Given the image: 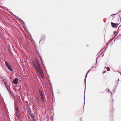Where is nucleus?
Segmentation results:
<instances>
[{"instance_id": "obj_1", "label": "nucleus", "mask_w": 121, "mask_h": 121, "mask_svg": "<svg viewBox=\"0 0 121 121\" xmlns=\"http://www.w3.org/2000/svg\"><path fill=\"white\" fill-rule=\"evenodd\" d=\"M35 60L37 65H36V69L38 73L40 75L42 78L43 79L44 78V76L43 74L42 69L41 68V66L39 64V62L37 59H35Z\"/></svg>"}, {"instance_id": "obj_2", "label": "nucleus", "mask_w": 121, "mask_h": 121, "mask_svg": "<svg viewBox=\"0 0 121 121\" xmlns=\"http://www.w3.org/2000/svg\"><path fill=\"white\" fill-rule=\"evenodd\" d=\"M41 100L43 103H44L45 101V96L43 95V96H40Z\"/></svg>"}, {"instance_id": "obj_3", "label": "nucleus", "mask_w": 121, "mask_h": 121, "mask_svg": "<svg viewBox=\"0 0 121 121\" xmlns=\"http://www.w3.org/2000/svg\"><path fill=\"white\" fill-rule=\"evenodd\" d=\"M111 24L112 26L113 27L116 28L118 26L117 24L113 22H111Z\"/></svg>"}, {"instance_id": "obj_4", "label": "nucleus", "mask_w": 121, "mask_h": 121, "mask_svg": "<svg viewBox=\"0 0 121 121\" xmlns=\"http://www.w3.org/2000/svg\"><path fill=\"white\" fill-rule=\"evenodd\" d=\"M18 82V81L17 79V78H16L13 80V82L16 85L17 84Z\"/></svg>"}, {"instance_id": "obj_5", "label": "nucleus", "mask_w": 121, "mask_h": 121, "mask_svg": "<svg viewBox=\"0 0 121 121\" xmlns=\"http://www.w3.org/2000/svg\"><path fill=\"white\" fill-rule=\"evenodd\" d=\"M45 36L44 35H43L42 36V39L40 40L39 41V43H40V42L42 40V39H43V42H41V43H43L44 42V40H45Z\"/></svg>"}, {"instance_id": "obj_6", "label": "nucleus", "mask_w": 121, "mask_h": 121, "mask_svg": "<svg viewBox=\"0 0 121 121\" xmlns=\"http://www.w3.org/2000/svg\"><path fill=\"white\" fill-rule=\"evenodd\" d=\"M36 102L38 103H39V102L40 101V99L38 97H36Z\"/></svg>"}, {"instance_id": "obj_7", "label": "nucleus", "mask_w": 121, "mask_h": 121, "mask_svg": "<svg viewBox=\"0 0 121 121\" xmlns=\"http://www.w3.org/2000/svg\"><path fill=\"white\" fill-rule=\"evenodd\" d=\"M32 64L33 65V66L36 69V65L35 63V62L33 60L32 61Z\"/></svg>"}, {"instance_id": "obj_8", "label": "nucleus", "mask_w": 121, "mask_h": 121, "mask_svg": "<svg viewBox=\"0 0 121 121\" xmlns=\"http://www.w3.org/2000/svg\"><path fill=\"white\" fill-rule=\"evenodd\" d=\"M121 38V35H118L117 37L114 40V42L115 41V40H117L119 39V38Z\"/></svg>"}, {"instance_id": "obj_9", "label": "nucleus", "mask_w": 121, "mask_h": 121, "mask_svg": "<svg viewBox=\"0 0 121 121\" xmlns=\"http://www.w3.org/2000/svg\"><path fill=\"white\" fill-rule=\"evenodd\" d=\"M39 94L40 96H43V95L42 92L40 90H39Z\"/></svg>"}, {"instance_id": "obj_10", "label": "nucleus", "mask_w": 121, "mask_h": 121, "mask_svg": "<svg viewBox=\"0 0 121 121\" xmlns=\"http://www.w3.org/2000/svg\"><path fill=\"white\" fill-rule=\"evenodd\" d=\"M7 67L8 68V69L11 71H13V69L11 68V66H10V65L8 66Z\"/></svg>"}, {"instance_id": "obj_11", "label": "nucleus", "mask_w": 121, "mask_h": 121, "mask_svg": "<svg viewBox=\"0 0 121 121\" xmlns=\"http://www.w3.org/2000/svg\"><path fill=\"white\" fill-rule=\"evenodd\" d=\"M6 87V88L7 89V90L8 92H9V93H10V87L9 86H7V87Z\"/></svg>"}, {"instance_id": "obj_12", "label": "nucleus", "mask_w": 121, "mask_h": 121, "mask_svg": "<svg viewBox=\"0 0 121 121\" xmlns=\"http://www.w3.org/2000/svg\"><path fill=\"white\" fill-rule=\"evenodd\" d=\"M17 17V18H18V20H20L24 24H25V23H24V22L21 19H20V18H19V17Z\"/></svg>"}, {"instance_id": "obj_13", "label": "nucleus", "mask_w": 121, "mask_h": 121, "mask_svg": "<svg viewBox=\"0 0 121 121\" xmlns=\"http://www.w3.org/2000/svg\"><path fill=\"white\" fill-rule=\"evenodd\" d=\"M5 63L6 64V65L7 67L9 66V65H10L9 64V63L6 61H5Z\"/></svg>"}, {"instance_id": "obj_14", "label": "nucleus", "mask_w": 121, "mask_h": 121, "mask_svg": "<svg viewBox=\"0 0 121 121\" xmlns=\"http://www.w3.org/2000/svg\"><path fill=\"white\" fill-rule=\"evenodd\" d=\"M4 83L6 87L7 86H9V85H7V83H6V82H4Z\"/></svg>"}, {"instance_id": "obj_15", "label": "nucleus", "mask_w": 121, "mask_h": 121, "mask_svg": "<svg viewBox=\"0 0 121 121\" xmlns=\"http://www.w3.org/2000/svg\"><path fill=\"white\" fill-rule=\"evenodd\" d=\"M88 73H86V75L85 76V79H84V82H85V83H86V78L87 77V74Z\"/></svg>"}, {"instance_id": "obj_16", "label": "nucleus", "mask_w": 121, "mask_h": 121, "mask_svg": "<svg viewBox=\"0 0 121 121\" xmlns=\"http://www.w3.org/2000/svg\"><path fill=\"white\" fill-rule=\"evenodd\" d=\"M31 118L32 119L33 121L34 120V116H31Z\"/></svg>"}, {"instance_id": "obj_17", "label": "nucleus", "mask_w": 121, "mask_h": 121, "mask_svg": "<svg viewBox=\"0 0 121 121\" xmlns=\"http://www.w3.org/2000/svg\"><path fill=\"white\" fill-rule=\"evenodd\" d=\"M98 57H97L96 59V66L95 67H97V59Z\"/></svg>"}, {"instance_id": "obj_18", "label": "nucleus", "mask_w": 121, "mask_h": 121, "mask_svg": "<svg viewBox=\"0 0 121 121\" xmlns=\"http://www.w3.org/2000/svg\"><path fill=\"white\" fill-rule=\"evenodd\" d=\"M15 110L16 111H17V112H18V108H17V107H16L15 108Z\"/></svg>"}, {"instance_id": "obj_19", "label": "nucleus", "mask_w": 121, "mask_h": 121, "mask_svg": "<svg viewBox=\"0 0 121 121\" xmlns=\"http://www.w3.org/2000/svg\"><path fill=\"white\" fill-rule=\"evenodd\" d=\"M113 39H110V41H112V40H113Z\"/></svg>"}, {"instance_id": "obj_20", "label": "nucleus", "mask_w": 121, "mask_h": 121, "mask_svg": "<svg viewBox=\"0 0 121 121\" xmlns=\"http://www.w3.org/2000/svg\"><path fill=\"white\" fill-rule=\"evenodd\" d=\"M93 67H94V66H92L91 68V69H91V70L93 68Z\"/></svg>"}, {"instance_id": "obj_21", "label": "nucleus", "mask_w": 121, "mask_h": 121, "mask_svg": "<svg viewBox=\"0 0 121 121\" xmlns=\"http://www.w3.org/2000/svg\"><path fill=\"white\" fill-rule=\"evenodd\" d=\"M110 92L111 94V95H112V92L110 91V92Z\"/></svg>"}, {"instance_id": "obj_22", "label": "nucleus", "mask_w": 121, "mask_h": 121, "mask_svg": "<svg viewBox=\"0 0 121 121\" xmlns=\"http://www.w3.org/2000/svg\"><path fill=\"white\" fill-rule=\"evenodd\" d=\"M43 65H44V67L45 69L46 67H45V65H44L43 64Z\"/></svg>"}, {"instance_id": "obj_23", "label": "nucleus", "mask_w": 121, "mask_h": 121, "mask_svg": "<svg viewBox=\"0 0 121 121\" xmlns=\"http://www.w3.org/2000/svg\"><path fill=\"white\" fill-rule=\"evenodd\" d=\"M90 70H91V69H89V70L88 71V72H87V73H88V72H89V71Z\"/></svg>"}, {"instance_id": "obj_24", "label": "nucleus", "mask_w": 121, "mask_h": 121, "mask_svg": "<svg viewBox=\"0 0 121 121\" xmlns=\"http://www.w3.org/2000/svg\"><path fill=\"white\" fill-rule=\"evenodd\" d=\"M114 34H115V33H117V32L116 31H114Z\"/></svg>"}, {"instance_id": "obj_25", "label": "nucleus", "mask_w": 121, "mask_h": 121, "mask_svg": "<svg viewBox=\"0 0 121 121\" xmlns=\"http://www.w3.org/2000/svg\"><path fill=\"white\" fill-rule=\"evenodd\" d=\"M107 91H108V92H109V90L108 89H107Z\"/></svg>"}, {"instance_id": "obj_26", "label": "nucleus", "mask_w": 121, "mask_h": 121, "mask_svg": "<svg viewBox=\"0 0 121 121\" xmlns=\"http://www.w3.org/2000/svg\"><path fill=\"white\" fill-rule=\"evenodd\" d=\"M95 66H96V64H95V66L94 67L96 68V67H95Z\"/></svg>"}, {"instance_id": "obj_27", "label": "nucleus", "mask_w": 121, "mask_h": 121, "mask_svg": "<svg viewBox=\"0 0 121 121\" xmlns=\"http://www.w3.org/2000/svg\"><path fill=\"white\" fill-rule=\"evenodd\" d=\"M105 73V71H104L103 72V73Z\"/></svg>"}, {"instance_id": "obj_28", "label": "nucleus", "mask_w": 121, "mask_h": 121, "mask_svg": "<svg viewBox=\"0 0 121 121\" xmlns=\"http://www.w3.org/2000/svg\"><path fill=\"white\" fill-rule=\"evenodd\" d=\"M59 91H58V92H57V93H58V94H59Z\"/></svg>"}, {"instance_id": "obj_29", "label": "nucleus", "mask_w": 121, "mask_h": 121, "mask_svg": "<svg viewBox=\"0 0 121 121\" xmlns=\"http://www.w3.org/2000/svg\"><path fill=\"white\" fill-rule=\"evenodd\" d=\"M115 90H114V92H113V93H114V92H115Z\"/></svg>"}, {"instance_id": "obj_30", "label": "nucleus", "mask_w": 121, "mask_h": 121, "mask_svg": "<svg viewBox=\"0 0 121 121\" xmlns=\"http://www.w3.org/2000/svg\"><path fill=\"white\" fill-rule=\"evenodd\" d=\"M47 75L48 76V77H49V75H48V74L47 73Z\"/></svg>"}, {"instance_id": "obj_31", "label": "nucleus", "mask_w": 121, "mask_h": 121, "mask_svg": "<svg viewBox=\"0 0 121 121\" xmlns=\"http://www.w3.org/2000/svg\"><path fill=\"white\" fill-rule=\"evenodd\" d=\"M119 80V78L118 79V82L117 83H118V82Z\"/></svg>"}, {"instance_id": "obj_32", "label": "nucleus", "mask_w": 121, "mask_h": 121, "mask_svg": "<svg viewBox=\"0 0 121 121\" xmlns=\"http://www.w3.org/2000/svg\"><path fill=\"white\" fill-rule=\"evenodd\" d=\"M107 64V63H105V65H106V64Z\"/></svg>"}, {"instance_id": "obj_33", "label": "nucleus", "mask_w": 121, "mask_h": 121, "mask_svg": "<svg viewBox=\"0 0 121 121\" xmlns=\"http://www.w3.org/2000/svg\"><path fill=\"white\" fill-rule=\"evenodd\" d=\"M114 14H112L111 15V16H112V15H113Z\"/></svg>"}, {"instance_id": "obj_34", "label": "nucleus", "mask_w": 121, "mask_h": 121, "mask_svg": "<svg viewBox=\"0 0 121 121\" xmlns=\"http://www.w3.org/2000/svg\"><path fill=\"white\" fill-rule=\"evenodd\" d=\"M106 68V67H105V68Z\"/></svg>"}, {"instance_id": "obj_35", "label": "nucleus", "mask_w": 121, "mask_h": 121, "mask_svg": "<svg viewBox=\"0 0 121 121\" xmlns=\"http://www.w3.org/2000/svg\"><path fill=\"white\" fill-rule=\"evenodd\" d=\"M120 74H121V73H120Z\"/></svg>"}, {"instance_id": "obj_36", "label": "nucleus", "mask_w": 121, "mask_h": 121, "mask_svg": "<svg viewBox=\"0 0 121 121\" xmlns=\"http://www.w3.org/2000/svg\"><path fill=\"white\" fill-rule=\"evenodd\" d=\"M121 11H120L119 12V13Z\"/></svg>"}, {"instance_id": "obj_37", "label": "nucleus", "mask_w": 121, "mask_h": 121, "mask_svg": "<svg viewBox=\"0 0 121 121\" xmlns=\"http://www.w3.org/2000/svg\"><path fill=\"white\" fill-rule=\"evenodd\" d=\"M118 13H117V14ZM115 14H114V15H115Z\"/></svg>"}]
</instances>
